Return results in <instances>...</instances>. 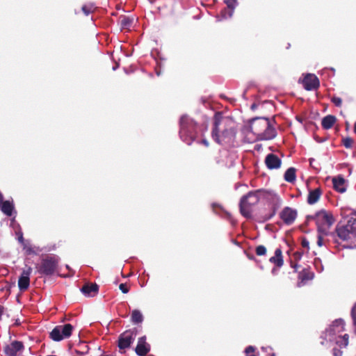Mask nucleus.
Returning a JSON list of instances; mask_svg holds the SVG:
<instances>
[{
    "instance_id": "obj_1",
    "label": "nucleus",
    "mask_w": 356,
    "mask_h": 356,
    "mask_svg": "<svg viewBox=\"0 0 356 356\" xmlns=\"http://www.w3.org/2000/svg\"><path fill=\"white\" fill-rule=\"evenodd\" d=\"M211 138L218 145H232L236 139V129L234 121L221 113H215L213 119Z\"/></svg>"
},
{
    "instance_id": "obj_2",
    "label": "nucleus",
    "mask_w": 356,
    "mask_h": 356,
    "mask_svg": "<svg viewBox=\"0 0 356 356\" xmlns=\"http://www.w3.org/2000/svg\"><path fill=\"white\" fill-rule=\"evenodd\" d=\"M336 238L346 244V248H356V218L351 217L346 225H338L335 229Z\"/></svg>"
},
{
    "instance_id": "obj_3",
    "label": "nucleus",
    "mask_w": 356,
    "mask_h": 356,
    "mask_svg": "<svg viewBox=\"0 0 356 356\" xmlns=\"http://www.w3.org/2000/svg\"><path fill=\"white\" fill-rule=\"evenodd\" d=\"M251 132L260 140H271L277 135L275 129L268 118H256L251 120L250 124Z\"/></svg>"
},
{
    "instance_id": "obj_4",
    "label": "nucleus",
    "mask_w": 356,
    "mask_h": 356,
    "mask_svg": "<svg viewBox=\"0 0 356 356\" xmlns=\"http://www.w3.org/2000/svg\"><path fill=\"white\" fill-rule=\"evenodd\" d=\"M179 127L181 139L187 145H191L197 138V123L192 118L184 115L180 118Z\"/></svg>"
},
{
    "instance_id": "obj_5",
    "label": "nucleus",
    "mask_w": 356,
    "mask_h": 356,
    "mask_svg": "<svg viewBox=\"0 0 356 356\" xmlns=\"http://www.w3.org/2000/svg\"><path fill=\"white\" fill-rule=\"evenodd\" d=\"M307 220H314L318 232H321L324 234H327V232H330V228L335 221L333 215L323 209L316 212L313 216H307Z\"/></svg>"
},
{
    "instance_id": "obj_6",
    "label": "nucleus",
    "mask_w": 356,
    "mask_h": 356,
    "mask_svg": "<svg viewBox=\"0 0 356 356\" xmlns=\"http://www.w3.org/2000/svg\"><path fill=\"white\" fill-rule=\"evenodd\" d=\"M259 191H250L247 195H243L239 203L240 212L243 216L246 218H251L253 208L259 202Z\"/></svg>"
},
{
    "instance_id": "obj_7",
    "label": "nucleus",
    "mask_w": 356,
    "mask_h": 356,
    "mask_svg": "<svg viewBox=\"0 0 356 356\" xmlns=\"http://www.w3.org/2000/svg\"><path fill=\"white\" fill-rule=\"evenodd\" d=\"M58 266V259L56 257L47 256L42 259L40 264L37 266L40 275L51 276L55 273Z\"/></svg>"
},
{
    "instance_id": "obj_8",
    "label": "nucleus",
    "mask_w": 356,
    "mask_h": 356,
    "mask_svg": "<svg viewBox=\"0 0 356 356\" xmlns=\"http://www.w3.org/2000/svg\"><path fill=\"white\" fill-rule=\"evenodd\" d=\"M136 334V328L127 330L120 334L118 340V346L121 353H125V350L131 346Z\"/></svg>"
},
{
    "instance_id": "obj_9",
    "label": "nucleus",
    "mask_w": 356,
    "mask_h": 356,
    "mask_svg": "<svg viewBox=\"0 0 356 356\" xmlns=\"http://www.w3.org/2000/svg\"><path fill=\"white\" fill-rule=\"evenodd\" d=\"M73 330L74 327L70 323L57 325L50 332V338L55 341L67 339L72 335Z\"/></svg>"
},
{
    "instance_id": "obj_10",
    "label": "nucleus",
    "mask_w": 356,
    "mask_h": 356,
    "mask_svg": "<svg viewBox=\"0 0 356 356\" xmlns=\"http://www.w3.org/2000/svg\"><path fill=\"white\" fill-rule=\"evenodd\" d=\"M297 211L289 207H284L280 213V218L287 225H292L297 218Z\"/></svg>"
},
{
    "instance_id": "obj_11",
    "label": "nucleus",
    "mask_w": 356,
    "mask_h": 356,
    "mask_svg": "<svg viewBox=\"0 0 356 356\" xmlns=\"http://www.w3.org/2000/svg\"><path fill=\"white\" fill-rule=\"evenodd\" d=\"M23 349L24 344L22 341H14L4 346L3 352L6 356H17Z\"/></svg>"
},
{
    "instance_id": "obj_12",
    "label": "nucleus",
    "mask_w": 356,
    "mask_h": 356,
    "mask_svg": "<svg viewBox=\"0 0 356 356\" xmlns=\"http://www.w3.org/2000/svg\"><path fill=\"white\" fill-rule=\"evenodd\" d=\"M302 84L305 90H314L318 88L320 82L316 75L308 74L304 77Z\"/></svg>"
},
{
    "instance_id": "obj_13",
    "label": "nucleus",
    "mask_w": 356,
    "mask_h": 356,
    "mask_svg": "<svg viewBox=\"0 0 356 356\" xmlns=\"http://www.w3.org/2000/svg\"><path fill=\"white\" fill-rule=\"evenodd\" d=\"M32 272L31 267L24 269L18 280V287L21 291H26L30 284V275Z\"/></svg>"
},
{
    "instance_id": "obj_14",
    "label": "nucleus",
    "mask_w": 356,
    "mask_h": 356,
    "mask_svg": "<svg viewBox=\"0 0 356 356\" xmlns=\"http://www.w3.org/2000/svg\"><path fill=\"white\" fill-rule=\"evenodd\" d=\"M330 241H332L334 243H338V239L336 238L334 232H327V234L318 232L317 245L319 247L326 245V244Z\"/></svg>"
},
{
    "instance_id": "obj_15",
    "label": "nucleus",
    "mask_w": 356,
    "mask_h": 356,
    "mask_svg": "<svg viewBox=\"0 0 356 356\" xmlns=\"http://www.w3.org/2000/svg\"><path fill=\"white\" fill-rule=\"evenodd\" d=\"M150 350V346L146 342V337L138 339L135 352L138 356H145Z\"/></svg>"
},
{
    "instance_id": "obj_16",
    "label": "nucleus",
    "mask_w": 356,
    "mask_h": 356,
    "mask_svg": "<svg viewBox=\"0 0 356 356\" xmlns=\"http://www.w3.org/2000/svg\"><path fill=\"white\" fill-rule=\"evenodd\" d=\"M265 164L270 170L278 169L281 167L282 161L277 155L270 153L266 156Z\"/></svg>"
},
{
    "instance_id": "obj_17",
    "label": "nucleus",
    "mask_w": 356,
    "mask_h": 356,
    "mask_svg": "<svg viewBox=\"0 0 356 356\" xmlns=\"http://www.w3.org/2000/svg\"><path fill=\"white\" fill-rule=\"evenodd\" d=\"M81 291L86 296L94 297L99 291V286L96 283H86L82 286Z\"/></svg>"
},
{
    "instance_id": "obj_18",
    "label": "nucleus",
    "mask_w": 356,
    "mask_h": 356,
    "mask_svg": "<svg viewBox=\"0 0 356 356\" xmlns=\"http://www.w3.org/2000/svg\"><path fill=\"white\" fill-rule=\"evenodd\" d=\"M333 188L340 193H343L346 191V180L345 179L339 175L332 178Z\"/></svg>"
},
{
    "instance_id": "obj_19",
    "label": "nucleus",
    "mask_w": 356,
    "mask_h": 356,
    "mask_svg": "<svg viewBox=\"0 0 356 356\" xmlns=\"http://www.w3.org/2000/svg\"><path fill=\"white\" fill-rule=\"evenodd\" d=\"M323 191L320 187L314 190H309L307 196V203L314 204L316 203L322 195Z\"/></svg>"
},
{
    "instance_id": "obj_20",
    "label": "nucleus",
    "mask_w": 356,
    "mask_h": 356,
    "mask_svg": "<svg viewBox=\"0 0 356 356\" xmlns=\"http://www.w3.org/2000/svg\"><path fill=\"white\" fill-rule=\"evenodd\" d=\"M269 261L280 268L284 265L282 251L280 248H277L275 251V255L269 259Z\"/></svg>"
},
{
    "instance_id": "obj_21",
    "label": "nucleus",
    "mask_w": 356,
    "mask_h": 356,
    "mask_svg": "<svg viewBox=\"0 0 356 356\" xmlns=\"http://www.w3.org/2000/svg\"><path fill=\"white\" fill-rule=\"evenodd\" d=\"M314 277V273L309 268H303L298 274V280L301 283H306L307 281L312 280Z\"/></svg>"
},
{
    "instance_id": "obj_22",
    "label": "nucleus",
    "mask_w": 356,
    "mask_h": 356,
    "mask_svg": "<svg viewBox=\"0 0 356 356\" xmlns=\"http://www.w3.org/2000/svg\"><path fill=\"white\" fill-rule=\"evenodd\" d=\"M337 121V118L334 115H328L324 117L321 121V126L325 129H331Z\"/></svg>"
},
{
    "instance_id": "obj_23",
    "label": "nucleus",
    "mask_w": 356,
    "mask_h": 356,
    "mask_svg": "<svg viewBox=\"0 0 356 356\" xmlns=\"http://www.w3.org/2000/svg\"><path fill=\"white\" fill-rule=\"evenodd\" d=\"M1 210L8 216H11L14 210V205L10 202L6 200L1 203Z\"/></svg>"
},
{
    "instance_id": "obj_24",
    "label": "nucleus",
    "mask_w": 356,
    "mask_h": 356,
    "mask_svg": "<svg viewBox=\"0 0 356 356\" xmlns=\"http://www.w3.org/2000/svg\"><path fill=\"white\" fill-rule=\"evenodd\" d=\"M225 3L227 6V8L230 9L229 11H227L226 9H224L221 11V15L223 17H227V16L231 17L233 14L234 9L235 8V5L236 3V0H225Z\"/></svg>"
},
{
    "instance_id": "obj_25",
    "label": "nucleus",
    "mask_w": 356,
    "mask_h": 356,
    "mask_svg": "<svg viewBox=\"0 0 356 356\" xmlns=\"http://www.w3.org/2000/svg\"><path fill=\"white\" fill-rule=\"evenodd\" d=\"M296 169L293 167H291L286 170L284 173V180L289 183H293L296 179Z\"/></svg>"
},
{
    "instance_id": "obj_26",
    "label": "nucleus",
    "mask_w": 356,
    "mask_h": 356,
    "mask_svg": "<svg viewBox=\"0 0 356 356\" xmlns=\"http://www.w3.org/2000/svg\"><path fill=\"white\" fill-rule=\"evenodd\" d=\"M131 321L135 324L141 323L143 321V316L138 309H134L131 316Z\"/></svg>"
},
{
    "instance_id": "obj_27",
    "label": "nucleus",
    "mask_w": 356,
    "mask_h": 356,
    "mask_svg": "<svg viewBox=\"0 0 356 356\" xmlns=\"http://www.w3.org/2000/svg\"><path fill=\"white\" fill-rule=\"evenodd\" d=\"M119 22L122 29H129L133 23V19L127 16H121Z\"/></svg>"
},
{
    "instance_id": "obj_28",
    "label": "nucleus",
    "mask_w": 356,
    "mask_h": 356,
    "mask_svg": "<svg viewBox=\"0 0 356 356\" xmlns=\"http://www.w3.org/2000/svg\"><path fill=\"white\" fill-rule=\"evenodd\" d=\"M354 140L350 137H346L342 139V143L346 148L350 149L353 147Z\"/></svg>"
},
{
    "instance_id": "obj_29",
    "label": "nucleus",
    "mask_w": 356,
    "mask_h": 356,
    "mask_svg": "<svg viewBox=\"0 0 356 356\" xmlns=\"http://www.w3.org/2000/svg\"><path fill=\"white\" fill-rule=\"evenodd\" d=\"M267 250L264 245H258L255 249V253L257 256H264L266 254Z\"/></svg>"
},
{
    "instance_id": "obj_30",
    "label": "nucleus",
    "mask_w": 356,
    "mask_h": 356,
    "mask_svg": "<svg viewBox=\"0 0 356 356\" xmlns=\"http://www.w3.org/2000/svg\"><path fill=\"white\" fill-rule=\"evenodd\" d=\"M81 10L86 15H88L95 10V8L92 5H83Z\"/></svg>"
},
{
    "instance_id": "obj_31",
    "label": "nucleus",
    "mask_w": 356,
    "mask_h": 356,
    "mask_svg": "<svg viewBox=\"0 0 356 356\" xmlns=\"http://www.w3.org/2000/svg\"><path fill=\"white\" fill-rule=\"evenodd\" d=\"M331 102L337 107H341L342 105V99L339 97H332Z\"/></svg>"
},
{
    "instance_id": "obj_32",
    "label": "nucleus",
    "mask_w": 356,
    "mask_h": 356,
    "mask_svg": "<svg viewBox=\"0 0 356 356\" xmlns=\"http://www.w3.org/2000/svg\"><path fill=\"white\" fill-rule=\"evenodd\" d=\"M119 289L123 293H127L130 289L129 286L126 283L120 284Z\"/></svg>"
},
{
    "instance_id": "obj_33",
    "label": "nucleus",
    "mask_w": 356,
    "mask_h": 356,
    "mask_svg": "<svg viewBox=\"0 0 356 356\" xmlns=\"http://www.w3.org/2000/svg\"><path fill=\"white\" fill-rule=\"evenodd\" d=\"M24 250H25L26 254H36L33 248H32L31 245H27L25 244L24 245Z\"/></svg>"
},
{
    "instance_id": "obj_34",
    "label": "nucleus",
    "mask_w": 356,
    "mask_h": 356,
    "mask_svg": "<svg viewBox=\"0 0 356 356\" xmlns=\"http://www.w3.org/2000/svg\"><path fill=\"white\" fill-rule=\"evenodd\" d=\"M254 350H255L252 346H248L245 348V352L247 356H256L254 354Z\"/></svg>"
},
{
    "instance_id": "obj_35",
    "label": "nucleus",
    "mask_w": 356,
    "mask_h": 356,
    "mask_svg": "<svg viewBox=\"0 0 356 356\" xmlns=\"http://www.w3.org/2000/svg\"><path fill=\"white\" fill-rule=\"evenodd\" d=\"M301 245L303 248H305L307 250L309 249V242L306 238H303L302 239Z\"/></svg>"
},
{
    "instance_id": "obj_36",
    "label": "nucleus",
    "mask_w": 356,
    "mask_h": 356,
    "mask_svg": "<svg viewBox=\"0 0 356 356\" xmlns=\"http://www.w3.org/2000/svg\"><path fill=\"white\" fill-rule=\"evenodd\" d=\"M275 213H276V210L275 208H273L272 212L269 214V216L265 217L264 219L266 220L270 219L272 217H273L275 215Z\"/></svg>"
},
{
    "instance_id": "obj_37",
    "label": "nucleus",
    "mask_w": 356,
    "mask_h": 356,
    "mask_svg": "<svg viewBox=\"0 0 356 356\" xmlns=\"http://www.w3.org/2000/svg\"><path fill=\"white\" fill-rule=\"evenodd\" d=\"M293 256L295 257V259L296 260H299L300 259V258L302 257V253L300 252H296L294 254H293Z\"/></svg>"
},
{
    "instance_id": "obj_38",
    "label": "nucleus",
    "mask_w": 356,
    "mask_h": 356,
    "mask_svg": "<svg viewBox=\"0 0 356 356\" xmlns=\"http://www.w3.org/2000/svg\"><path fill=\"white\" fill-rule=\"evenodd\" d=\"M343 340V344L345 346H348V335L347 334H344L342 337Z\"/></svg>"
},
{
    "instance_id": "obj_39",
    "label": "nucleus",
    "mask_w": 356,
    "mask_h": 356,
    "mask_svg": "<svg viewBox=\"0 0 356 356\" xmlns=\"http://www.w3.org/2000/svg\"><path fill=\"white\" fill-rule=\"evenodd\" d=\"M199 143L204 145L205 147H209V141L206 138L202 139Z\"/></svg>"
},
{
    "instance_id": "obj_40",
    "label": "nucleus",
    "mask_w": 356,
    "mask_h": 356,
    "mask_svg": "<svg viewBox=\"0 0 356 356\" xmlns=\"http://www.w3.org/2000/svg\"><path fill=\"white\" fill-rule=\"evenodd\" d=\"M291 266L294 268L295 271H297L298 265L297 264H293L292 261H291Z\"/></svg>"
},
{
    "instance_id": "obj_41",
    "label": "nucleus",
    "mask_w": 356,
    "mask_h": 356,
    "mask_svg": "<svg viewBox=\"0 0 356 356\" xmlns=\"http://www.w3.org/2000/svg\"><path fill=\"white\" fill-rule=\"evenodd\" d=\"M354 132L356 134V122H355V124H354Z\"/></svg>"
},
{
    "instance_id": "obj_42",
    "label": "nucleus",
    "mask_w": 356,
    "mask_h": 356,
    "mask_svg": "<svg viewBox=\"0 0 356 356\" xmlns=\"http://www.w3.org/2000/svg\"><path fill=\"white\" fill-rule=\"evenodd\" d=\"M19 240L20 241H22H22H23V240H24V239H23V236H21L19 238Z\"/></svg>"
},
{
    "instance_id": "obj_43",
    "label": "nucleus",
    "mask_w": 356,
    "mask_h": 356,
    "mask_svg": "<svg viewBox=\"0 0 356 356\" xmlns=\"http://www.w3.org/2000/svg\"><path fill=\"white\" fill-rule=\"evenodd\" d=\"M296 119H297L298 121L301 122V120H300V118L296 117Z\"/></svg>"
},
{
    "instance_id": "obj_44",
    "label": "nucleus",
    "mask_w": 356,
    "mask_h": 356,
    "mask_svg": "<svg viewBox=\"0 0 356 356\" xmlns=\"http://www.w3.org/2000/svg\"><path fill=\"white\" fill-rule=\"evenodd\" d=\"M249 258H250V259H254V257H249Z\"/></svg>"
},
{
    "instance_id": "obj_45",
    "label": "nucleus",
    "mask_w": 356,
    "mask_h": 356,
    "mask_svg": "<svg viewBox=\"0 0 356 356\" xmlns=\"http://www.w3.org/2000/svg\"><path fill=\"white\" fill-rule=\"evenodd\" d=\"M252 108H255V105H254V104H253V105L252 106Z\"/></svg>"
},
{
    "instance_id": "obj_46",
    "label": "nucleus",
    "mask_w": 356,
    "mask_h": 356,
    "mask_svg": "<svg viewBox=\"0 0 356 356\" xmlns=\"http://www.w3.org/2000/svg\"><path fill=\"white\" fill-rule=\"evenodd\" d=\"M335 356H338V353H334Z\"/></svg>"
},
{
    "instance_id": "obj_47",
    "label": "nucleus",
    "mask_w": 356,
    "mask_h": 356,
    "mask_svg": "<svg viewBox=\"0 0 356 356\" xmlns=\"http://www.w3.org/2000/svg\"><path fill=\"white\" fill-rule=\"evenodd\" d=\"M275 268H273V270H272V272H273V273H274V272H275Z\"/></svg>"
}]
</instances>
